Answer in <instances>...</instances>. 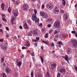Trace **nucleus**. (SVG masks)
<instances>
[{"mask_svg":"<svg viewBox=\"0 0 77 77\" xmlns=\"http://www.w3.org/2000/svg\"><path fill=\"white\" fill-rule=\"evenodd\" d=\"M32 18L33 21H35L36 23H38L39 21V18H37L36 15L35 14H33L32 15Z\"/></svg>","mask_w":77,"mask_h":77,"instance_id":"obj_1","label":"nucleus"},{"mask_svg":"<svg viewBox=\"0 0 77 77\" xmlns=\"http://www.w3.org/2000/svg\"><path fill=\"white\" fill-rule=\"evenodd\" d=\"M54 26L57 29L59 28L60 27V22L59 21H55L54 23Z\"/></svg>","mask_w":77,"mask_h":77,"instance_id":"obj_2","label":"nucleus"},{"mask_svg":"<svg viewBox=\"0 0 77 77\" xmlns=\"http://www.w3.org/2000/svg\"><path fill=\"white\" fill-rule=\"evenodd\" d=\"M71 43H72V44L73 46L74 47H75V46H77V42L75 40H71Z\"/></svg>","mask_w":77,"mask_h":77,"instance_id":"obj_3","label":"nucleus"},{"mask_svg":"<svg viewBox=\"0 0 77 77\" xmlns=\"http://www.w3.org/2000/svg\"><path fill=\"white\" fill-rule=\"evenodd\" d=\"M8 43H6L4 45V46H1V48H2L3 50H6V48H8Z\"/></svg>","mask_w":77,"mask_h":77,"instance_id":"obj_4","label":"nucleus"},{"mask_svg":"<svg viewBox=\"0 0 77 77\" xmlns=\"http://www.w3.org/2000/svg\"><path fill=\"white\" fill-rule=\"evenodd\" d=\"M47 7L48 9H51L53 7V5H52V4L50 3L49 4H48L47 5Z\"/></svg>","mask_w":77,"mask_h":77,"instance_id":"obj_5","label":"nucleus"},{"mask_svg":"<svg viewBox=\"0 0 77 77\" xmlns=\"http://www.w3.org/2000/svg\"><path fill=\"white\" fill-rule=\"evenodd\" d=\"M23 9L25 11H26L27 10V5L26 4H24L23 5Z\"/></svg>","mask_w":77,"mask_h":77,"instance_id":"obj_6","label":"nucleus"},{"mask_svg":"<svg viewBox=\"0 0 77 77\" xmlns=\"http://www.w3.org/2000/svg\"><path fill=\"white\" fill-rule=\"evenodd\" d=\"M5 71L7 73H10V72H11V69L9 68H8L6 69Z\"/></svg>","mask_w":77,"mask_h":77,"instance_id":"obj_7","label":"nucleus"},{"mask_svg":"<svg viewBox=\"0 0 77 77\" xmlns=\"http://www.w3.org/2000/svg\"><path fill=\"white\" fill-rule=\"evenodd\" d=\"M60 73H63V72H66V70L65 69H60Z\"/></svg>","mask_w":77,"mask_h":77,"instance_id":"obj_8","label":"nucleus"},{"mask_svg":"<svg viewBox=\"0 0 77 77\" xmlns=\"http://www.w3.org/2000/svg\"><path fill=\"white\" fill-rule=\"evenodd\" d=\"M48 14H45L43 16V18H48Z\"/></svg>","mask_w":77,"mask_h":77,"instance_id":"obj_9","label":"nucleus"},{"mask_svg":"<svg viewBox=\"0 0 77 77\" xmlns=\"http://www.w3.org/2000/svg\"><path fill=\"white\" fill-rule=\"evenodd\" d=\"M25 46H28V47H30V43L29 42V41H27L25 45Z\"/></svg>","mask_w":77,"mask_h":77,"instance_id":"obj_10","label":"nucleus"},{"mask_svg":"<svg viewBox=\"0 0 77 77\" xmlns=\"http://www.w3.org/2000/svg\"><path fill=\"white\" fill-rule=\"evenodd\" d=\"M18 12L15 11H13V14L14 17H17L18 15V14H17Z\"/></svg>","mask_w":77,"mask_h":77,"instance_id":"obj_11","label":"nucleus"},{"mask_svg":"<svg viewBox=\"0 0 77 77\" xmlns=\"http://www.w3.org/2000/svg\"><path fill=\"white\" fill-rule=\"evenodd\" d=\"M64 59H65L66 60L67 62L68 63H69V61H68V57L67 55H66V56L64 57Z\"/></svg>","mask_w":77,"mask_h":77,"instance_id":"obj_12","label":"nucleus"},{"mask_svg":"<svg viewBox=\"0 0 77 77\" xmlns=\"http://www.w3.org/2000/svg\"><path fill=\"white\" fill-rule=\"evenodd\" d=\"M23 27L25 29H28V25H27V23H25L24 24Z\"/></svg>","mask_w":77,"mask_h":77,"instance_id":"obj_13","label":"nucleus"},{"mask_svg":"<svg viewBox=\"0 0 77 77\" xmlns=\"http://www.w3.org/2000/svg\"><path fill=\"white\" fill-rule=\"evenodd\" d=\"M5 5L4 4L2 3L1 4V8L2 10H4L5 9Z\"/></svg>","mask_w":77,"mask_h":77,"instance_id":"obj_14","label":"nucleus"},{"mask_svg":"<svg viewBox=\"0 0 77 77\" xmlns=\"http://www.w3.org/2000/svg\"><path fill=\"white\" fill-rule=\"evenodd\" d=\"M68 51H67V54H70L71 53V48H67Z\"/></svg>","mask_w":77,"mask_h":77,"instance_id":"obj_15","label":"nucleus"},{"mask_svg":"<svg viewBox=\"0 0 77 77\" xmlns=\"http://www.w3.org/2000/svg\"><path fill=\"white\" fill-rule=\"evenodd\" d=\"M35 77H42V75L40 73H38L36 74Z\"/></svg>","mask_w":77,"mask_h":77,"instance_id":"obj_16","label":"nucleus"},{"mask_svg":"<svg viewBox=\"0 0 77 77\" xmlns=\"http://www.w3.org/2000/svg\"><path fill=\"white\" fill-rule=\"evenodd\" d=\"M33 35H38V33L36 30H34V32H33Z\"/></svg>","mask_w":77,"mask_h":77,"instance_id":"obj_17","label":"nucleus"},{"mask_svg":"<svg viewBox=\"0 0 77 77\" xmlns=\"http://www.w3.org/2000/svg\"><path fill=\"white\" fill-rule=\"evenodd\" d=\"M51 66H53V68H56V63H53L51 64Z\"/></svg>","mask_w":77,"mask_h":77,"instance_id":"obj_18","label":"nucleus"},{"mask_svg":"<svg viewBox=\"0 0 77 77\" xmlns=\"http://www.w3.org/2000/svg\"><path fill=\"white\" fill-rule=\"evenodd\" d=\"M64 17H65L64 20H65V21H66L68 18V16L66 15V14H64Z\"/></svg>","mask_w":77,"mask_h":77,"instance_id":"obj_19","label":"nucleus"},{"mask_svg":"<svg viewBox=\"0 0 77 77\" xmlns=\"http://www.w3.org/2000/svg\"><path fill=\"white\" fill-rule=\"evenodd\" d=\"M40 59L42 63H44V59H43V57H42V56H41L40 57Z\"/></svg>","mask_w":77,"mask_h":77,"instance_id":"obj_20","label":"nucleus"},{"mask_svg":"<svg viewBox=\"0 0 77 77\" xmlns=\"http://www.w3.org/2000/svg\"><path fill=\"white\" fill-rule=\"evenodd\" d=\"M46 76L47 77H50V73L48 72H47L46 73Z\"/></svg>","mask_w":77,"mask_h":77,"instance_id":"obj_21","label":"nucleus"},{"mask_svg":"<svg viewBox=\"0 0 77 77\" xmlns=\"http://www.w3.org/2000/svg\"><path fill=\"white\" fill-rule=\"evenodd\" d=\"M22 64V62H21V61H20L19 62V63H18V66L19 67H20V66H21V65Z\"/></svg>","mask_w":77,"mask_h":77,"instance_id":"obj_22","label":"nucleus"},{"mask_svg":"<svg viewBox=\"0 0 77 77\" xmlns=\"http://www.w3.org/2000/svg\"><path fill=\"white\" fill-rule=\"evenodd\" d=\"M57 43L58 44H59V45H63V43L62 42H57Z\"/></svg>","mask_w":77,"mask_h":77,"instance_id":"obj_23","label":"nucleus"},{"mask_svg":"<svg viewBox=\"0 0 77 77\" xmlns=\"http://www.w3.org/2000/svg\"><path fill=\"white\" fill-rule=\"evenodd\" d=\"M15 18L14 17H12V18H11V23H14V19Z\"/></svg>","mask_w":77,"mask_h":77,"instance_id":"obj_24","label":"nucleus"},{"mask_svg":"<svg viewBox=\"0 0 77 77\" xmlns=\"http://www.w3.org/2000/svg\"><path fill=\"white\" fill-rule=\"evenodd\" d=\"M59 33V32H58L57 30H55L54 32V34L55 35V34H57V33Z\"/></svg>","mask_w":77,"mask_h":77,"instance_id":"obj_25","label":"nucleus"},{"mask_svg":"<svg viewBox=\"0 0 77 77\" xmlns=\"http://www.w3.org/2000/svg\"><path fill=\"white\" fill-rule=\"evenodd\" d=\"M3 66L5 68H7V65H6V63H4L3 64Z\"/></svg>","mask_w":77,"mask_h":77,"instance_id":"obj_26","label":"nucleus"},{"mask_svg":"<svg viewBox=\"0 0 77 77\" xmlns=\"http://www.w3.org/2000/svg\"><path fill=\"white\" fill-rule=\"evenodd\" d=\"M40 15H42V16H44V14H45L44 12H41L40 13Z\"/></svg>","mask_w":77,"mask_h":77,"instance_id":"obj_27","label":"nucleus"},{"mask_svg":"<svg viewBox=\"0 0 77 77\" xmlns=\"http://www.w3.org/2000/svg\"><path fill=\"white\" fill-rule=\"evenodd\" d=\"M60 12L62 14H64L65 13V11L63 10H60Z\"/></svg>","mask_w":77,"mask_h":77,"instance_id":"obj_28","label":"nucleus"},{"mask_svg":"<svg viewBox=\"0 0 77 77\" xmlns=\"http://www.w3.org/2000/svg\"><path fill=\"white\" fill-rule=\"evenodd\" d=\"M53 31V29H51L49 31V34H51V32H52Z\"/></svg>","mask_w":77,"mask_h":77,"instance_id":"obj_29","label":"nucleus"},{"mask_svg":"<svg viewBox=\"0 0 77 77\" xmlns=\"http://www.w3.org/2000/svg\"><path fill=\"white\" fill-rule=\"evenodd\" d=\"M57 77H60V73H57Z\"/></svg>","mask_w":77,"mask_h":77,"instance_id":"obj_30","label":"nucleus"},{"mask_svg":"<svg viewBox=\"0 0 77 77\" xmlns=\"http://www.w3.org/2000/svg\"><path fill=\"white\" fill-rule=\"evenodd\" d=\"M31 77H33L34 75L33 74V72H31Z\"/></svg>","mask_w":77,"mask_h":77,"instance_id":"obj_31","label":"nucleus"},{"mask_svg":"<svg viewBox=\"0 0 77 77\" xmlns=\"http://www.w3.org/2000/svg\"><path fill=\"white\" fill-rule=\"evenodd\" d=\"M8 11L9 12H11V8L9 7L8 8Z\"/></svg>","mask_w":77,"mask_h":77,"instance_id":"obj_32","label":"nucleus"},{"mask_svg":"<svg viewBox=\"0 0 77 77\" xmlns=\"http://www.w3.org/2000/svg\"><path fill=\"white\" fill-rule=\"evenodd\" d=\"M12 25L13 26V27H15V26H16V24L15 23H11Z\"/></svg>","mask_w":77,"mask_h":77,"instance_id":"obj_33","label":"nucleus"},{"mask_svg":"<svg viewBox=\"0 0 77 77\" xmlns=\"http://www.w3.org/2000/svg\"><path fill=\"white\" fill-rule=\"evenodd\" d=\"M34 11L35 12V14H35V15H36V14H37V10H36L35 9L34 10Z\"/></svg>","mask_w":77,"mask_h":77,"instance_id":"obj_34","label":"nucleus"},{"mask_svg":"<svg viewBox=\"0 0 77 77\" xmlns=\"http://www.w3.org/2000/svg\"><path fill=\"white\" fill-rule=\"evenodd\" d=\"M31 55L32 56H35V54L34 52H32V53H30Z\"/></svg>","mask_w":77,"mask_h":77,"instance_id":"obj_35","label":"nucleus"},{"mask_svg":"<svg viewBox=\"0 0 77 77\" xmlns=\"http://www.w3.org/2000/svg\"><path fill=\"white\" fill-rule=\"evenodd\" d=\"M2 20H3V21H6V19H5V17H2Z\"/></svg>","mask_w":77,"mask_h":77,"instance_id":"obj_36","label":"nucleus"},{"mask_svg":"<svg viewBox=\"0 0 77 77\" xmlns=\"http://www.w3.org/2000/svg\"><path fill=\"white\" fill-rule=\"evenodd\" d=\"M45 8V5H42V9H44V8Z\"/></svg>","mask_w":77,"mask_h":77,"instance_id":"obj_37","label":"nucleus"},{"mask_svg":"<svg viewBox=\"0 0 77 77\" xmlns=\"http://www.w3.org/2000/svg\"><path fill=\"white\" fill-rule=\"evenodd\" d=\"M32 42H38V41L36 40V39H32Z\"/></svg>","mask_w":77,"mask_h":77,"instance_id":"obj_38","label":"nucleus"},{"mask_svg":"<svg viewBox=\"0 0 77 77\" xmlns=\"http://www.w3.org/2000/svg\"><path fill=\"white\" fill-rule=\"evenodd\" d=\"M28 36H32V34L31 33V32L29 33L28 34Z\"/></svg>","mask_w":77,"mask_h":77,"instance_id":"obj_39","label":"nucleus"},{"mask_svg":"<svg viewBox=\"0 0 77 77\" xmlns=\"http://www.w3.org/2000/svg\"><path fill=\"white\" fill-rule=\"evenodd\" d=\"M71 32L72 34H75V31H72Z\"/></svg>","mask_w":77,"mask_h":77,"instance_id":"obj_40","label":"nucleus"},{"mask_svg":"<svg viewBox=\"0 0 77 77\" xmlns=\"http://www.w3.org/2000/svg\"><path fill=\"white\" fill-rule=\"evenodd\" d=\"M66 4V2L65 1H64L63 3V6H65V5Z\"/></svg>","mask_w":77,"mask_h":77,"instance_id":"obj_41","label":"nucleus"},{"mask_svg":"<svg viewBox=\"0 0 77 77\" xmlns=\"http://www.w3.org/2000/svg\"><path fill=\"white\" fill-rule=\"evenodd\" d=\"M24 54L22 55L20 57L21 59H23V57H24Z\"/></svg>","mask_w":77,"mask_h":77,"instance_id":"obj_42","label":"nucleus"},{"mask_svg":"<svg viewBox=\"0 0 77 77\" xmlns=\"http://www.w3.org/2000/svg\"><path fill=\"white\" fill-rule=\"evenodd\" d=\"M3 41H4V40L2 38L1 39H0V42H3Z\"/></svg>","mask_w":77,"mask_h":77,"instance_id":"obj_43","label":"nucleus"},{"mask_svg":"<svg viewBox=\"0 0 77 77\" xmlns=\"http://www.w3.org/2000/svg\"><path fill=\"white\" fill-rule=\"evenodd\" d=\"M48 27H51V25L50 24H48Z\"/></svg>","mask_w":77,"mask_h":77,"instance_id":"obj_44","label":"nucleus"},{"mask_svg":"<svg viewBox=\"0 0 77 77\" xmlns=\"http://www.w3.org/2000/svg\"><path fill=\"white\" fill-rule=\"evenodd\" d=\"M53 12L54 13V14H56V10L54 9L53 11Z\"/></svg>","mask_w":77,"mask_h":77,"instance_id":"obj_45","label":"nucleus"},{"mask_svg":"<svg viewBox=\"0 0 77 77\" xmlns=\"http://www.w3.org/2000/svg\"><path fill=\"white\" fill-rule=\"evenodd\" d=\"M74 68L76 72H77V67L76 66H74Z\"/></svg>","mask_w":77,"mask_h":77,"instance_id":"obj_46","label":"nucleus"},{"mask_svg":"<svg viewBox=\"0 0 77 77\" xmlns=\"http://www.w3.org/2000/svg\"><path fill=\"white\" fill-rule=\"evenodd\" d=\"M36 40H37V41L39 40V37H36Z\"/></svg>","mask_w":77,"mask_h":77,"instance_id":"obj_47","label":"nucleus"},{"mask_svg":"<svg viewBox=\"0 0 77 77\" xmlns=\"http://www.w3.org/2000/svg\"><path fill=\"white\" fill-rule=\"evenodd\" d=\"M1 60L2 62H3L5 60V59H4V58H3V57L2 58Z\"/></svg>","mask_w":77,"mask_h":77,"instance_id":"obj_48","label":"nucleus"},{"mask_svg":"<svg viewBox=\"0 0 77 77\" xmlns=\"http://www.w3.org/2000/svg\"><path fill=\"white\" fill-rule=\"evenodd\" d=\"M6 37H7V38H8V37H9V34H7L6 35Z\"/></svg>","mask_w":77,"mask_h":77,"instance_id":"obj_49","label":"nucleus"},{"mask_svg":"<svg viewBox=\"0 0 77 77\" xmlns=\"http://www.w3.org/2000/svg\"><path fill=\"white\" fill-rule=\"evenodd\" d=\"M27 23H28V24H30V20H28Z\"/></svg>","mask_w":77,"mask_h":77,"instance_id":"obj_50","label":"nucleus"},{"mask_svg":"<svg viewBox=\"0 0 77 77\" xmlns=\"http://www.w3.org/2000/svg\"><path fill=\"white\" fill-rule=\"evenodd\" d=\"M42 32H45V29H42Z\"/></svg>","mask_w":77,"mask_h":77,"instance_id":"obj_51","label":"nucleus"},{"mask_svg":"<svg viewBox=\"0 0 77 77\" xmlns=\"http://www.w3.org/2000/svg\"><path fill=\"white\" fill-rule=\"evenodd\" d=\"M32 59L33 60V62H35V61H36V60H35V58H34L33 57L32 58Z\"/></svg>","mask_w":77,"mask_h":77,"instance_id":"obj_52","label":"nucleus"},{"mask_svg":"<svg viewBox=\"0 0 77 77\" xmlns=\"http://www.w3.org/2000/svg\"><path fill=\"white\" fill-rule=\"evenodd\" d=\"M5 28H6V30H9V28H8V27H5Z\"/></svg>","mask_w":77,"mask_h":77,"instance_id":"obj_53","label":"nucleus"},{"mask_svg":"<svg viewBox=\"0 0 77 77\" xmlns=\"http://www.w3.org/2000/svg\"><path fill=\"white\" fill-rule=\"evenodd\" d=\"M71 60V57H69L68 58V60Z\"/></svg>","mask_w":77,"mask_h":77,"instance_id":"obj_54","label":"nucleus"},{"mask_svg":"<svg viewBox=\"0 0 77 77\" xmlns=\"http://www.w3.org/2000/svg\"><path fill=\"white\" fill-rule=\"evenodd\" d=\"M77 3H76L75 6V8H77Z\"/></svg>","mask_w":77,"mask_h":77,"instance_id":"obj_55","label":"nucleus"},{"mask_svg":"<svg viewBox=\"0 0 77 77\" xmlns=\"http://www.w3.org/2000/svg\"><path fill=\"white\" fill-rule=\"evenodd\" d=\"M57 7H55V8L54 9V10H57Z\"/></svg>","mask_w":77,"mask_h":77,"instance_id":"obj_56","label":"nucleus"},{"mask_svg":"<svg viewBox=\"0 0 77 77\" xmlns=\"http://www.w3.org/2000/svg\"><path fill=\"white\" fill-rule=\"evenodd\" d=\"M16 4L17 5H18V2L17 1H16Z\"/></svg>","mask_w":77,"mask_h":77,"instance_id":"obj_57","label":"nucleus"},{"mask_svg":"<svg viewBox=\"0 0 77 77\" xmlns=\"http://www.w3.org/2000/svg\"><path fill=\"white\" fill-rule=\"evenodd\" d=\"M41 48L42 49V50H44V47L43 46H41Z\"/></svg>","mask_w":77,"mask_h":77,"instance_id":"obj_58","label":"nucleus"},{"mask_svg":"<svg viewBox=\"0 0 77 77\" xmlns=\"http://www.w3.org/2000/svg\"><path fill=\"white\" fill-rule=\"evenodd\" d=\"M44 43H45V44H46L47 45L48 44V42H45Z\"/></svg>","mask_w":77,"mask_h":77,"instance_id":"obj_59","label":"nucleus"},{"mask_svg":"<svg viewBox=\"0 0 77 77\" xmlns=\"http://www.w3.org/2000/svg\"><path fill=\"white\" fill-rule=\"evenodd\" d=\"M59 12V10H56V13Z\"/></svg>","mask_w":77,"mask_h":77,"instance_id":"obj_60","label":"nucleus"},{"mask_svg":"<svg viewBox=\"0 0 77 77\" xmlns=\"http://www.w3.org/2000/svg\"><path fill=\"white\" fill-rule=\"evenodd\" d=\"M25 48V47L23 46L22 47V49H23V50H24V49Z\"/></svg>","mask_w":77,"mask_h":77,"instance_id":"obj_61","label":"nucleus"},{"mask_svg":"<svg viewBox=\"0 0 77 77\" xmlns=\"http://www.w3.org/2000/svg\"><path fill=\"white\" fill-rule=\"evenodd\" d=\"M19 28H20V29H23V27H22V26H20V27Z\"/></svg>","mask_w":77,"mask_h":77,"instance_id":"obj_62","label":"nucleus"},{"mask_svg":"<svg viewBox=\"0 0 77 77\" xmlns=\"http://www.w3.org/2000/svg\"><path fill=\"white\" fill-rule=\"evenodd\" d=\"M45 38H48V35H45Z\"/></svg>","mask_w":77,"mask_h":77,"instance_id":"obj_63","label":"nucleus"},{"mask_svg":"<svg viewBox=\"0 0 77 77\" xmlns=\"http://www.w3.org/2000/svg\"><path fill=\"white\" fill-rule=\"evenodd\" d=\"M54 41H55V42H57V40H56V38H54Z\"/></svg>","mask_w":77,"mask_h":77,"instance_id":"obj_64","label":"nucleus"}]
</instances>
